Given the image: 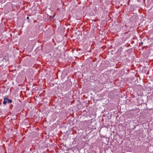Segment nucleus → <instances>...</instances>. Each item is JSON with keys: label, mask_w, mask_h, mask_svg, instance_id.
<instances>
[{"label": "nucleus", "mask_w": 153, "mask_h": 153, "mask_svg": "<svg viewBox=\"0 0 153 153\" xmlns=\"http://www.w3.org/2000/svg\"><path fill=\"white\" fill-rule=\"evenodd\" d=\"M7 100H8V98H4V101L3 102V104L4 105H5L7 102Z\"/></svg>", "instance_id": "f257e3e1"}, {"label": "nucleus", "mask_w": 153, "mask_h": 153, "mask_svg": "<svg viewBox=\"0 0 153 153\" xmlns=\"http://www.w3.org/2000/svg\"><path fill=\"white\" fill-rule=\"evenodd\" d=\"M7 102L9 103H11L12 102V100L10 99H8V100H7Z\"/></svg>", "instance_id": "f03ea898"}, {"label": "nucleus", "mask_w": 153, "mask_h": 153, "mask_svg": "<svg viewBox=\"0 0 153 153\" xmlns=\"http://www.w3.org/2000/svg\"><path fill=\"white\" fill-rule=\"evenodd\" d=\"M27 18V19H29V17L28 16H27V18Z\"/></svg>", "instance_id": "7ed1b4c3"}, {"label": "nucleus", "mask_w": 153, "mask_h": 153, "mask_svg": "<svg viewBox=\"0 0 153 153\" xmlns=\"http://www.w3.org/2000/svg\"><path fill=\"white\" fill-rule=\"evenodd\" d=\"M141 44H143V42H141Z\"/></svg>", "instance_id": "20e7f679"}]
</instances>
